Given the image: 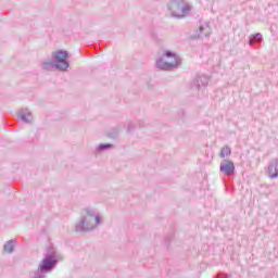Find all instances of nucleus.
Wrapping results in <instances>:
<instances>
[{
    "label": "nucleus",
    "instance_id": "nucleus-1",
    "mask_svg": "<svg viewBox=\"0 0 278 278\" xmlns=\"http://www.w3.org/2000/svg\"><path fill=\"white\" fill-rule=\"evenodd\" d=\"M54 61L56 62V68L59 71H66L68 68V52L66 50H56L52 53Z\"/></svg>",
    "mask_w": 278,
    "mask_h": 278
},
{
    "label": "nucleus",
    "instance_id": "nucleus-2",
    "mask_svg": "<svg viewBox=\"0 0 278 278\" xmlns=\"http://www.w3.org/2000/svg\"><path fill=\"white\" fill-rule=\"evenodd\" d=\"M99 225V217L88 213L84 220L78 224V229H92Z\"/></svg>",
    "mask_w": 278,
    "mask_h": 278
},
{
    "label": "nucleus",
    "instance_id": "nucleus-3",
    "mask_svg": "<svg viewBox=\"0 0 278 278\" xmlns=\"http://www.w3.org/2000/svg\"><path fill=\"white\" fill-rule=\"evenodd\" d=\"M220 173H225L228 177L236 173V165L232 161L225 160L219 167Z\"/></svg>",
    "mask_w": 278,
    "mask_h": 278
},
{
    "label": "nucleus",
    "instance_id": "nucleus-4",
    "mask_svg": "<svg viewBox=\"0 0 278 278\" xmlns=\"http://www.w3.org/2000/svg\"><path fill=\"white\" fill-rule=\"evenodd\" d=\"M267 175L269 179L278 178V159H274L269 162L267 166Z\"/></svg>",
    "mask_w": 278,
    "mask_h": 278
},
{
    "label": "nucleus",
    "instance_id": "nucleus-5",
    "mask_svg": "<svg viewBox=\"0 0 278 278\" xmlns=\"http://www.w3.org/2000/svg\"><path fill=\"white\" fill-rule=\"evenodd\" d=\"M53 266H55V261L51 257H47L41 262L39 268L40 270H51Z\"/></svg>",
    "mask_w": 278,
    "mask_h": 278
},
{
    "label": "nucleus",
    "instance_id": "nucleus-6",
    "mask_svg": "<svg viewBox=\"0 0 278 278\" xmlns=\"http://www.w3.org/2000/svg\"><path fill=\"white\" fill-rule=\"evenodd\" d=\"M192 8L189 4H184L181 1L176 2L175 10L176 12H180L181 15L188 14Z\"/></svg>",
    "mask_w": 278,
    "mask_h": 278
},
{
    "label": "nucleus",
    "instance_id": "nucleus-7",
    "mask_svg": "<svg viewBox=\"0 0 278 278\" xmlns=\"http://www.w3.org/2000/svg\"><path fill=\"white\" fill-rule=\"evenodd\" d=\"M157 68H161V71H168L173 66V61L167 62L164 59H161L156 62Z\"/></svg>",
    "mask_w": 278,
    "mask_h": 278
},
{
    "label": "nucleus",
    "instance_id": "nucleus-8",
    "mask_svg": "<svg viewBox=\"0 0 278 278\" xmlns=\"http://www.w3.org/2000/svg\"><path fill=\"white\" fill-rule=\"evenodd\" d=\"M262 40H263L262 34L256 33L250 37L248 45H250V47H253V45H255L257 42H262Z\"/></svg>",
    "mask_w": 278,
    "mask_h": 278
},
{
    "label": "nucleus",
    "instance_id": "nucleus-9",
    "mask_svg": "<svg viewBox=\"0 0 278 278\" xmlns=\"http://www.w3.org/2000/svg\"><path fill=\"white\" fill-rule=\"evenodd\" d=\"M229 155H231V148H229V146H225L224 148H222L220 157L225 159V157H229Z\"/></svg>",
    "mask_w": 278,
    "mask_h": 278
},
{
    "label": "nucleus",
    "instance_id": "nucleus-10",
    "mask_svg": "<svg viewBox=\"0 0 278 278\" xmlns=\"http://www.w3.org/2000/svg\"><path fill=\"white\" fill-rule=\"evenodd\" d=\"M4 251H5V253H12V251H14V243L12 241H9L4 245Z\"/></svg>",
    "mask_w": 278,
    "mask_h": 278
},
{
    "label": "nucleus",
    "instance_id": "nucleus-11",
    "mask_svg": "<svg viewBox=\"0 0 278 278\" xmlns=\"http://www.w3.org/2000/svg\"><path fill=\"white\" fill-rule=\"evenodd\" d=\"M215 278H231V276H229L225 273H218Z\"/></svg>",
    "mask_w": 278,
    "mask_h": 278
},
{
    "label": "nucleus",
    "instance_id": "nucleus-12",
    "mask_svg": "<svg viewBox=\"0 0 278 278\" xmlns=\"http://www.w3.org/2000/svg\"><path fill=\"white\" fill-rule=\"evenodd\" d=\"M165 56H166V58H170L172 60H175V53L166 52V53H165Z\"/></svg>",
    "mask_w": 278,
    "mask_h": 278
},
{
    "label": "nucleus",
    "instance_id": "nucleus-13",
    "mask_svg": "<svg viewBox=\"0 0 278 278\" xmlns=\"http://www.w3.org/2000/svg\"><path fill=\"white\" fill-rule=\"evenodd\" d=\"M110 146H100V149H108Z\"/></svg>",
    "mask_w": 278,
    "mask_h": 278
},
{
    "label": "nucleus",
    "instance_id": "nucleus-14",
    "mask_svg": "<svg viewBox=\"0 0 278 278\" xmlns=\"http://www.w3.org/2000/svg\"><path fill=\"white\" fill-rule=\"evenodd\" d=\"M43 68H47V63L43 64Z\"/></svg>",
    "mask_w": 278,
    "mask_h": 278
},
{
    "label": "nucleus",
    "instance_id": "nucleus-15",
    "mask_svg": "<svg viewBox=\"0 0 278 278\" xmlns=\"http://www.w3.org/2000/svg\"><path fill=\"white\" fill-rule=\"evenodd\" d=\"M200 31H203V27H200Z\"/></svg>",
    "mask_w": 278,
    "mask_h": 278
}]
</instances>
